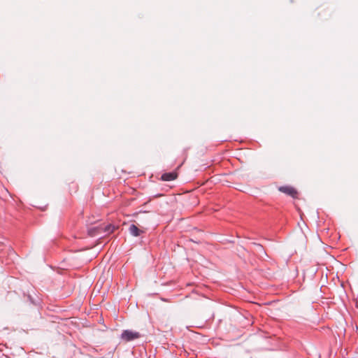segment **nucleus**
<instances>
[{
    "mask_svg": "<svg viewBox=\"0 0 358 358\" xmlns=\"http://www.w3.org/2000/svg\"><path fill=\"white\" fill-rule=\"evenodd\" d=\"M95 231H96V229H95V228L90 229L89 230V234H90V236H95V235H96Z\"/></svg>",
    "mask_w": 358,
    "mask_h": 358,
    "instance_id": "obj_6",
    "label": "nucleus"
},
{
    "mask_svg": "<svg viewBox=\"0 0 358 358\" xmlns=\"http://www.w3.org/2000/svg\"><path fill=\"white\" fill-rule=\"evenodd\" d=\"M141 336V335L139 332L127 329L122 332L120 338L126 342H129L139 338Z\"/></svg>",
    "mask_w": 358,
    "mask_h": 358,
    "instance_id": "obj_1",
    "label": "nucleus"
},
{
    "mask_svg": "<svg viewBox=\"0 0 358 358\" xmlns=\"http://www.w3.org/2000/svg\"><path fill=\"white\" fill-rule=\"evenodd\" d=\"M115 227L112 224H108L105 227L104 231L106 233H112L115 230Z\"/></svg>",
    "mask_w": 358,
    "mask_h": 358,
    "instance_id": "obj_5",
    "label": "nucleus"
},
{
    "mask_svg": "<svg viewBox=\"0 0 358 358\" xmlns=\"http://www.w3.org/2000/svg\"><path fill=\"white\" fill-rule=\"evenodd\" d=\"M129 233L134 236H139L143 233V230L138 229L135 224H131L129 228Z\"/></svg>",
    "mask_w": 358,
    "mask_h": 358,
    "instance_id": "obj_4",
    "label": "nucleus"
},
{
    "mask_svg": "<svg viewBox=\"0 0 358 358\" xmlns=\"http://www.w3.org/2000/svg\"><path fill=\"white\" fill-rule=\"evenodd\" d=\"M279 190L281 192H283L292 198H296L298 192L297 191L291 186H282L279 187Z\"/></svg>",
    "mask_w": 358,
    "mask_h": 358,
    "instance_id": "obj_2",
    "label": "nucleus"
},
{
    "mask_svg": "<svg viewBox=\"0 0 358 358\" xmlns=\"http://www.w3.org/2000/svg\"><path fill=\"white\" fill-rule=\"evenodd\" d=\"M178 175L176 172H170L163 173L161 176V180L163 181H171L177 178Z\"/></svg>",
    "mask_w": 358,
    "mask_h": 358,
    "instance_id": "obj_3",
    "label": "nucleus"
}]
</instances>
